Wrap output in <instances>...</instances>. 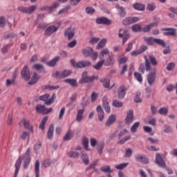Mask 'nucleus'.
Returning a JSON list of instances; mask_svg holds the SVG:
<instances>
[{
    "label": "nucleus",
    "mask_w": 177,
    "mask_h": 177,
    "mask_svg": "<svg viewBox=\"0 0 177 177\" xmlns=\"http://www.w3.org/2000/svg\"><path fill=\"white\" fill-rule=\"evenodd\" d=\"M82 145L84 149L88 150V147H89V139L85 136L82 138Z\"/></svg>",
    "instance_id": "473e14b6"
},
{
    "label": "nucleus",
    "mask_w": 177,
    "mask_h": 177,
    "mask_svg": "<svg viewBox=\"0 0 177 177\" xmlns=\"http://www.w3.org/2000/svg\"><path fill=\"white\" fill-rule=\"evenodd\" d=\"M93 49L91 47H86V48L82 50V53L84 55V56H85L86 57H89V56H91V55H92V52H93Z\"/></svg>",
    "instance_id": "f704fd0d"
},
{
    "label": "nucleus",
    "mask_w": 177,
    "mask_h": 177,
    "mask_svg": "<svg viewBox=\"0 0 177 177\" xmlns=\"http://www.w3.org/2000/svg\"><path fill=\"white\" fill-rule=\"evenodd\" d=\"M36 112L38 114H45V105H42L41 104H38L35 107Z\"/></svg>",
    "instance_id": "c756f323"
},
{
    "label": "nucleus",
    "mask_w": 177,
    "mask_h": 177,
    "mask_svg": "<svg viewBox=\"0 0 177 177\" xmlns=\"http://www.w3.org/2000/svg\"><path fill=\"white\" fill-rule=\"evenodd\" d=\"M68 157H70L71 158H77L80 157V152L78 151H70L67 153Z\"/></svg>",
    "instance_id": "e433bc0d"
},
{
    "label": "nucleus",
    "mask_w": 177,
    "mask_h": 177,
    "mask_svg": "<svg viewBox=\"0 0 177 177\" xmlns=\"http://www.w3.org/2000/svg\"><path fill=\"white\" fill-rule=\"evenodd\" d=\"M81 158H82L83 162L86 165H89V156H88L87 153H82Z\"/></svg>",
    "instance_id": "c03bdc74"
},
{
    "label": "nucleus",
    "mask_w": 177,
    "mask_h": 177,
    "mask_svg": "<svg viewBox=\"0 0 177 177\" xmlns=\"http://www.w3.org/2000/svg\"><path fill=\"white\" fill-rule=\"evenodd\" d=\"M96 111L99 121H103L104 120V111H103V108L100 105H98L96 108Z\"/></svg>",
    "instance_id": "aec40b11"
},
{
    "label": "nucleus",
    "mask_w": 177,
    "mask_h": 177,
    "mask_svg": "<svg viewBox=\"0 0 177 177\" xmlns=\"http://www.w3.org/2000/svg\"><path fill=\"white\" fill-rule=\"evenodd\" d=\"M134 101L136 103H142V98L140 97V93H137L136 97H134Z\"/></svg>",
    "instance_id": "774afa93"
},
{
    "label": "nucleus",
    "mask_w": 177,
    "mask_h": 177,
    "mask_svg": "<svg viewBox=\"0 0 177 177\" xmlns=\"http://www.w3.org/2000/svg\"><path fill=\"white\" fill-rule=\"evenodd\" d=\"M39 100L44 102L46 106H50V104L55 103V100H56V94L53 93L50 97V95L46 93L39 97Z\"/></svg>",
    "instance_id": "20e7f679"
},
{
    "label": "nucleus",
    "mask_w": 177,
    "mask_h": 177,
    "mask_svg": "<svg viewBox=\"0 0 177 177\" xmlns=\"http://www.w3.org/2000/svg\"><path fill=\"white\" fill-rule=\"evenodd\" d=\"M145 41L148 44V45L153 46L154 44H156V38L154 37H147L145 39Z\"/></svg>",
    "instance_id": "49530a36"
},
{
    "label": "nucleus",
    "mask_w": 177,
    "mask_h": 177,
    "mask_svg": "<svg viewBox=\"0 0 177 177\" xmlns=\"http://www.w3.org/2000/svg\"><path fill=\"white\" fill-rule=\"evenodd\" d=\"M131 28H132V31H133V32H139L142 31V26L139 24L132 26Z\"/></svg>",
    "instance_id": "a18cd8bd"
},
{
    "label": "nucleus",
    "mask_w": 177,
    "mask_h": 177,
    "mask_svg": "<svg viewBox=\"0 0 177 177\" xmlns=\"http://www.w3.org/2000/svg\"><path fill=\"white\" fill-rule=\"evenodd\" d=\"M30 162H31V158H24V169H27L28 168V165H30Z\"/></svg>",
    "instance_id": "5fc2aeb1"
},
{
    "label": "nucleus",
    "mask_w": 177,
    "mask_h": 177,
    "mask_svg": "<svg viewBox=\"0 0 177 177\" xmlns=\"http://www.w3.org/2000/svg\"><path fill=\"white\" fill-rule=\"evenodd\" d=\"M17 10L19 12H21V13H26L27 15H32L37 10V6L33 5L29 7H23L20 6L18 7Z\"/></svg>",
    "instance_id": "423d86ee"
},
{
    "label": "nucleus",
    "mask_w": 177,
    "mask_h": 177,
    "mask_svg": "<svg viewBox=\"0 0 177 177\" xmlns=\"http://www.w3.org/2000/svg\"><path fill=\"white\" fill-rule=\"evenodd\" d=\"M118 37L119 38H123L122 46H124L127 40L131 38V35L128 32V30H124L123 33H119Z\"/></svg>",
    "instance_id": "a211bd4d"
},
{
    "label": "nucleus",
    "mask_w": 177,
    "mask_h": 177,
    "mask_svg": "<svg viewBox=\"0 0 177 177\" xmlns=\"http://www.w3.org/2000/svg\"><path fill=\"white\" fill-rule=\"evenodd\" d=\"M97 97H99V93L93 91L91 93V102L92 103H94V102H96L97 100Z\"/></svg>",
    "instance_id": "6e6d98bb"
},
{
    "label": "nucleus",
    "mask_w": 177,
    "mask_h": 177,
    "mask_svg": "<svg viewBox=\"0 0 177 177\" xmlns=\"http://www.w3.org/2000/svg\"><path fill=\"white\" fill-rule=\"evenodd\" d=\"M97 24H104V26H110L111 24V20L109 19L102 17L96 19Z\"/></svg>",
    "instance_id": "2eb2a0df"
},
{
    "label": "nucleus",
    "mask_w": 177,
    "mask_h": 177,
    "mask_svg": "<svg viewBox=\"0 0 177 177\" xmlns=\"http://www.w3.org/2000/svg\"><path fill=\"white\" fill-rule=\"evenodd\" d=\"M39 80V75H38L37 73H34L31 77L30 81L28 82V85H34L35 84H37Z\"/></svg>",
    "instance_id": "c85d7f7f"
},
{
    "label": "nucleus",
    "mask_w": 177,
    "mask_h": 177,
    "mask_svg": "<svg viewBox=\"0 0 177 177\" xmlns=\"http://www.w3.org/2000/svg\"><path fill=\"white\" fill-rule=\"evenodd\" d=\"M157 77V69L153 68L151 72L147 75V81L149 85L151 86L156 82V78Z\"/></svg>",
    "instance_id": "0eeeda50"
},
{
    "label": "nucleus",
    "mask_w": 177,
    "mask_h": 177,
    "mask_svg": "<svg viewBox=\"0 0 177 177\" xmlns=\"http://www.w3.org/2000/svg\"><path fill=\"white\" fill-rule=\"evenodd\" d=\"M59 60H60V57L57 56L50 61L47 62L46 65L48 66V67H55V66L57 64V62H59Z\"/></svg>",
    "instance_id": "a878e982"
},
{
    "label": "nucleus",
    "mask_w": 177,
    "mask_h": 177,
    "mask_svg": "<svg viewBox=\"0 0 177 177\" xmlns=\"http://www.w3.org/2000/svg\"><path fill=\"white\" fill-rule=\"evenodd\" d=\"M84 113H85V109H80L77 111V117H76V121H78L80 122V121H82V120L84 119Z\"/></svg>",
    "instance_id": "72a5a7b5"
},
{
    "label": "nucleus",
    "mask_w": 177,
    "mask_h": 177,
    "mask_svg": "<svg viewBox=\"0 0 177 177\" xmlns=\"http://www.w3.org/2000/svg\"><path fill=\"white\" fill-rule=\"evenodd\" d=\"M149 59L152 66H157L158 64L157 59H156V57H154V55H149Z\"/></svg>",
    "instance_id": "13d9d810"
},
{
    "label": "nucleus",
    "mask_w": 177,
    "mask_h": 177,
    "mask_svg": "<svg viewBox=\"0 0 177 177\" xmlns=\"http://www.w3.org/2000/svg\"><path fill=\"white\" fill-rule=\"evenodd\" d=\"M71 64L75 68H85L86 67H91L92 66V63L91 61H80L78 62H75V59H71Z\"/></svg>",
    "instance_id": "7ed1b4c3"
},
{
    "label": "nucleus",
    "mask_w": 177,
    "mask_h": 177,
    "mask_svg": "<svg viewBox=\"0 0 177 177\" xmlns=\"http://www.w3.org/2000/svg\"><path fill=\"white\" fill-rule=\"evenodd\" d=\"M158 113L159 114H161V115H167V114H168V109L165 107L160 108Z\"/></svg>",
    "instance_id": "e2e57ef3"
},
{
    "label": "nucleus",
    "mask_w": 177,
    "mask_h": 177,
    "mask_svg": "<svg viewBox=\"0 0 177 177\" xmlns=\"http://www.w3.org/2000/svg\"><path fill=\"white\" fill-rule=\"evenodd\" d=\"M134 77L138 81V82H143V77H142V75L138 72L134 73Z\"/></svg>",
    "instance_id": "4d7b16f0"
},
{
    "label": "nucleus",
    "mask_w": 177,
    "mask_h": 177,
    "mask_svg": "<svg viewBox=\"0 0 177 177\" xmlns=\"http://www.w3.org/2000/svg\"><path fill=\"white\" fill-rule=\"evenodd\" d=\"M21 122L24 124V127L26 129H28V131H30V132H32V127L31 124H30V121L26 120V118H24L21 120Z\"/></svg>",
    "instance_id": "bb28decb"
},
{
    "label": "nucleus",
    "mask_w": 177,
    "mask_h": 177,
    "mask_svg": "<svg viewBox=\"0 0 177 177\" xmlns=\"http://www.w3.org/2000/svg\"><path fill=\"white\" fill-rule=\"evenodd\" d=\"M65 82H66L67 84H70V85L73 87L78 86L77 80L75 79H66L65 80Z\"/></svg>",
    "instance_id": "79ce46f5"
},
{
    "label": "nucleus",
    "mask_w": 177,
    "mask_h": 177,
    "mask_svg": "<svg viewBox=\"0 0 177 177\" xmlns=\"http://www.w3.org/2000/svg\"><path fill=\"white\" fill-rule=\"evenodd\" d=\"M104 66H113L114 65V56L113 55H109V57L104 61Z\"/></svg>",
    "instance_id": "2f4dec72"
},
{
    "label": "nucleus",
    "mask_w": 177,
    "mask_h": 177,
    "mask_svg": "<svg viewBox=\"0 0 177 177\" xmlns=\"http://www.w3.org/2000/svg\"><path fill=\"white\" fill-rule=\"evenodd\" d=\"M75 35V30L71 29V28H68L64 31V36L68 37V41H71L74 38Z\"/></svg>",
    "instance_id": "dca6fc26"
},
{
    "label": "nucleus",
    "mask_w": 177,
    "mask_h": 177,
    "mask_svg": "<svg viewBox=\"0 0 177 177\" xmlns=\"http://www.w3.org/2000/svg\"><path fill=\"white\" fill-rule=\"evenodd\" d=\"M155 44H157V45H159V46H162V48H165L167 46V44L164 40L160 39H155Z\"/></svg>",
    "instance_id": "de8ad7c7"
},
{
    "label": "nucleus",
    "mask_w": 177,
    "mask_h": 177,
    "mask_svg": "<svg viewBox=\"0 0 177 177\" xmlns=\"http://www.w3.org/2000/svg\"><path fill=\"white\" fill-rule=\"evenodd\" d=\"M54 131H55V124H53V123H51L47 131V138L49 140H52V139H53Z\"/></svg>",
    "instance_id": "412c9836"
},
{
    "label": "nucleus",
    "mask_w": 177,
    "mask_h": 177,
    "mask_svg": "<svg viewBox=\"0 0 177 177\" xmlns=\"http://www.w3.org/2000/svg\"><path fill=\"white\" fill-rule=\"evenodd\" d=\"M52 76L53 77V78H57L58 80L63 79L62 76V73H60V72H59L58 71H57L55 73H53Z\"/></svg>",
    "instance_id": "0e129e2a"
},
{
    "label": "nucleus",
    "mask_w": 177,
    "mask_h": 177,
    "mask_svg": "<svg viewBox=\"0 0 177 177\" xmlns=\"http://www.w3.org/2000/svg\"><path fill=\"white\" fill-rule=\"evenodd\" d=\"M59 30V28L51 25L48 27H47L45 30L44 35H47L48 37L52 35L54 32H56Z\"/></svg>",
    "instance_id": "4468645a"
},
{
    "label": "nucleus",
    "mask_w": 177,
    "mask_h": 177,
    "mask_svg": "<svg viewBox=\"0 0 177 177\" xmlns=\"http://www.w3.org/2000/svg\"><path fill=\"white\" fill-rule=\"evenodd\" d=\"M140 20V18L138 17H127L122 21V24L125 27L128 26H131V24H133L135 23H138Z\"/></svg>",
    "instance_id": "6e6552de"
},
{
    "label": "nucleus",
    "mask_w": 177,
    "mask_h": 177,
    "mask_svg": "<svg viewBox=\"0 0 177 177\" xmlns=\"http://www.w3.org/2000/svg\"><path fill=\"white\" fill-rule=\"evenodd\" d=\"M35 172L36 177H39V160H36L35 164Z\"/></svg>",
    "instance_id": "09e8293b"
},
{
    "label": "nucleus",
    "mask_w": 177,
    "mask_h": 177,
    "mask_svg": "<svg viewBox=\"0 0 177 177\" xmlns=\"http://www.w3.org/2000/svg\"><path fill=\"white\" fill-rule=\"evenodd\" d=\"M139 125H140V122H136L133 124V126L131 127V131L132 133H135V132L138 131V129L139 128Z\"/></svg>",
    "instance_id": "3c124183"
},
{
    "label": "nucleus",
    "mask_w": 177,
    "mask_h": 177,
    "mask_svg": "<svg viewBox=\"0 0 177 177\" xmlns=\"http://www.w3.org/2000/svg\"><path fill=\"white\" fill-rule=\"evenodd\" d=\"M106 44H107L106 39H101L97 45V49H103L106 46Z\"/></svg>",
    "instance_id": "4c0bfd02"
},
{
    "label": "nucleus",
    "mask_w": 177,
    "mask_h": 177,
    "mask_svg": "<svg viewBox=\"0 0 177 177\" xmlns=\"http://www.w3.org/2000/svg\"><path fill=\"white\" fill-rule=\"evenodd\" d=\"M128 164L129 163L120 164V165L115 166V169H120V170L124 169V168H127V167H128Z\"/></svg>",
    "instance_id": "338daca9"
},
{
    "label": "nucleus",
    "mask_w": 177,
    "mask_h": 177,
    "mask_svg": "<svg viewBox=\"0 0 177 177\" xmlns=\"http://www.w3.org/2000/svg\"><path fill=\"white\" fill-rule=\"evenodd\" d=\"M73 138H74V131H73L72 130H69L67 131L65 136H64L63 140H64L65 142L67 140H71Z\"/></svg>",
    "instance_id": "7c9ffc66"
},
{
    "label": "nucleus",
    "mask_w": 177,
    "mask_h": 177,
    "mask_svg": "<svg viewBox=\"0 0 177 177\" xmlns=\"http://www.w3.org/2000/svg\"><path fill=\"white\" fill-rule=\"evenodd\" d=\"M133 110L131 109L127 112V117L125 118L126 124H131L132 121L134 120Z\"/></svg>",
    "instance_id": "4be33fe9"
},
{
    "label": "nucleus",
    "mask_w": 177,
    "mask_h": 177,
    "mask_svg": "<svg viewBox=\"0 0 177 177\" xmlns=\"http://www.w3.org/2000/svg\"><path fill=\"white\" fill-rule=\"evenodd\" d=\"M119 15L120 17H125L127 16V12L125 11V8L122 7L119 8Z\"/></svg>",
    "instance_id": "680f3d73"
},
{
    "label": "nucleus",
    "mask_w": 177,
    "mask_h": 177,
    "mask_svg": "<svg viewBox=\"0 0 177 177\" xmlns=\"http://www.w3.org/2000/svg\"><path fill=\"white\" fill-rule=\"evenodd\" d=\"M125 157H127V158H129L131 157V156H132V149L131 148H127L125 149Z\"/></svg>",
    "instance_id": "69168bd1"
},
{
    "label": "nucleus",
    "mask_w": 177,
    "mask_h": 177,
    "mask_svg": "<svg viewBox=\"0 0 177 177\" xmlns=\"http://www.w3.org/2000/svg\"><path fill=\"white\" fill-rule=\"evenodd\" d=\"M104 55H110V51L109 50V49H103L100 54V57L101 59H103L104 57Z\"/></svg>",
    "instance_id": "052dcab7"
},
{
    "label": "nucleus",
    "mask_w": 177,
    "mask_h": 177,
    "mask_svg": "<svg viewBox=\"0 0 177 177\" xmlns=\"http://www.w3.org/2000/svg\"><path fill=\"white\" fill-rule=\"evenodd\" d=\"M161 31H165L163 32V35H166L167 37H174L176 38L177 33L176 29L172 28H163L161 29Z\"/></svg>",
    "instance_id": "9b49d317"
},
{
    "label": "nucleus",
    "mask_w": 177,
    "mask_h": 177,
    "mask_svg": "<svg viewBox=\"0 0 177 177\" xmlns=\"http://www.w3.org/2000/svg\"><path fill=\"white\" fill-rule=\"evenodd\" d=\"M100 82H102V84H103V86L104 88H109V89H112L113 86H114V84L111 86H110V79L109 78H104V79H101L100 80Z\"/></svg>",
    "instance_id": "cd10ccee"
},
{
    "label": "nucleus",
    "mask_w": 177,
    "mask_h": 177,
    "mask_svg": "<svg viewBox=\"0 0 177 177\" xmlns=\"http://www.w3.org/2000/svg\"><path fill=\"white\" fill-rule=\"evenodd\" d=\"M112 106L113 107H122L124 106V103L122 102L119 101L118 100H113L112 102Z\"/></svg>",
    "instance_id": "a19ab883"
},
{
    "label": "nucleus",
    "mask_w": 177,
    "mask_h": 177,
    "mask_svg": "<svg viewBox=\"0 0 177 177\" xmlns=\"http://www.w3.org/2000/svg\"><path fill=\"white\" fill-rule=\"evenodd\" d=\"M104 146H105L104 141H102L99 144H97V150L100 156H102V153H103V149H104Z\"/></svg>",
    "instance_id": "c9c22d12"
},
{
    "label": "nucleus",
    "mask_w": 177,
    "mask_h": 177,
    "mask_svg": "<svg viewBox=\"0 0 177 177\" xmlns=\"http://www.w3.org/2000/svg\"><path fill=\"white\" fill-rule=\"evenodd\" d=\"M156 164L160 167V168H167V164L165 163V160L162 158V156L160 153H156Z\"/></svg>",
    "instance_id": "f8f14e48"
},
{
    "label": "nucleus",
    "mask_w": 177,
    "mask_h": 177,
    "mask_svg": "<svg viewBox=\"0 0 177 177\" xmlns=\"http://www.w3.org/2000/svg\"><path fill=\"white\" fill-rule=\"evenodd\" d=\"M133 8L136 10H140V12H145L146 9V6L143 3H136L133 4Z\"/></svg>",
    "instance_id": "b1692460"
},
{
    "label": "nucleus",
    "mask_w": 177,
    "mask_h": 177,
    "mask_svg": "<svg viewBox=\"0 0 177 177\" xmlns=\"http://www.w3.org/2000/svg\"><path fill=\"white\" fill-rule=\"evenodd\" d=\"M21 77L25 81H29L31 78V75L30 74V68H28V65H26L24 66L21 73Z\"/></svg>",
    "instance_id": "9d476101"
},
{
    "label": "nucleus",
    "mask_w": 177,
    "mask_h": 177,
    "mask_svg": "<svg viewBox=\"0 0 177 177\" xmlns=\"http://www.w3.org/2000/svg\"><path fill=\"white\" fill-rule=\"evenodd\" d=\"M117 121V116L114 114H112L109 116L107 120L105 122V127L109 128V127H111L114 122Z\"/></svg>",
    "instance_id": "f3484780"
},
{
    "label": "nucleus",
    "mask_w": 177,
    "mask_h": 177,
    "mask_svg": "<svg viewBox=\"0 0 177 177\" xmlns=\"http://www.w3.org/2000/svg\"><path fill=\"white\" fill-rule=\"evenodd\" d=\"M32 68L34 70H37V71H45V67L44 66V65L41 64H35V65H33Z\"/></svg>",
    "instance_id": "ea45409f"
},
{
    "label": "nucleus",
    "mask_w": 177,
    "mask_h": 177,
    "mask_svg": "<svg viewBox=\"0 0 177 177\" xmlns=\"http://www.w3.org/2000/svg\"><path fill=\"white\" fill-rule=\"evenodd\" d=\"M156 3H150L147 4V10H149V12H153V10H156Z\"/></svg>",
    "instance_id": "603ef678"
},
{
    "label": "nucleus",
    "mask_w": 177,
    "mask_h": 177,
    "mask_svg": "<svg viewBox=\"0 0 177 177\" xmlns=\"http://www.w3.org/2000/svg\"><path fill=\"white\" fill-rule=\"evenodd\" d=\"M59 86H51V85H45L44 89H48V91H55V89H59Z\"/></svg>",
    "instance_id": "bf43d9fd"
},
{
    "label": "nucleus",
    "mask_w": 177,
    "mask_h": 177,
    "mask_svg": "<svg viewBox=\"0 0 177 177\" xmlns=\"http://www.w3.org/2000/svg\"><path fill=\"white\" fill-rule=\"evenodd\" d=\"M100 171L104 172L105 174H111V172H113V170H111V168L109 165L102 167L100 168Z\"/></svg>",
    "instance_id": "37998d69"
},
{
    "label": "nucleus",
    "mask_w": 177,
    "mask_h": 177,
    "mask_svg": "<svg viewBox=\"0 0 177 177\" xmlns=\"http://www.w3.org/2000/svg\"><path fill=\"white\" fill-rule=\"evenodd\" d=\"M73 74V71L71 70H64L63 73H62V78H66L67 77H70Z\"/></svg>",
    "instance_id": "864d4df0"
},
{
    "label": "nucleus",
    "mask_w": 177,
    "mask_h": 177,
    "mask_svg": "<svg viewBox=\"0 0 177 177\" xmlns=\"http://www.w3.org/2000/svg\"><path fill=\"white\" fill-rule=\"evenodd\" d=\"M104 64V59H102L97 63V64L93 66V68L95 70H100L102 67H103V65Z\"/></svg>",
    "instance_id": "8fccbe9b"
},
{
    "label": "nucleus",
    "mask_w": 177,
    "mask_h": 177,
    "mask_svg": "<svg viewBox=\"0 0 177 177\" xmlns=\"http://www.w3.org/2000/svg\"><path fill=\"white\" fill-rule=\"evenodd\" d=\"M127 91H128V87L125 84H122L118 88V97L120 100L125 98V95H127Z\"/></svg>",
    "instance_id": "1a4fd4ad"
},
{
    "label": "nucleus",
    "mask_w": 177,
    "mask_h": 177,
    "mask_svg": "<svg viewBox=\"0 0 177 177\" xmlns=\"http://www.w3.org/2000/svg\"><path fill=\"white\" fill-rule=\"evenodd\" d=\"M136 160L138 162H142V164H149V158H146V156L138 155L136 156Z\"/></svg>",
    "instance_id": "393cba45"
},
{
    "label": "nucleus",
    "mask_w": 177,
    "mask_h": 177,
    "mask_svg": "<svg viewBox=\"0 0 177 177\" xmlns=\"http://www.w3.org/2000/svg\"><path fill=\"white\" fill-rule=\"evenodd\" d=\"M158 24L157 22H153L149 25H147L145 27L142 28V32H149L153 27H157Z\"/></svg>",
    "instance_id": "5701e85b"
},
{
    "label": "nucleus",
    "mask_w": 177,
    "mask_h": 177,
    "mask_svg": "<svg viewBox=\"0 0 177 177\" xmlns=\"http://www.w3.org/2000/svg\"><path fill=\"white\" fill-rule=\"evenodd\" d=\"M102 106L105 110L106 113L110 114L111 111V108L110 107V104L109 103V97L107 96H104L102 97Z\"/></svg>",
    "instance_id": "ddd939ff"
},
{
    "label": "nucleus",
    "mask_w": 177,
    "mask_h": 177,
    "mask_svg": "<svg viewBox=\"0 0 177 177\" xmlns=\"http://www.w3.org/2000/svg\"><path fill=\"white\" fill-rule=\"evenodd\" d=\"M97 80V77L95 75H91L89 76L88 75V72L84 71L82 73V77L81 79L79 80V84H91L92 82H93V81Z\"/></svg>",
    "instance_id": "f03ea898"
},
{
    "label": "nucleus",
    "mask_w": 177,
    "mask_h": 177,
    "mask_svg": "<svg viewBox=\"0 0 177 177\" xmlns=\"http://www.w3.org/2000/svg\"><path fill=\"white\" fill-rule=\"evenodd\" d=\"M24 158H31V149L28 148L25 152L24 156H19L15 162V172L14 177H17L19 175V171H20V167H21V163L23 162Z\"/></svg>",
    "instance_id": "f257e3e1"
},
{
    "label": "nucleus",
    "mask_w": 177,
    "mask_h": 177,
    "mask_svg": "<svg viewBox=\"0 0 177 177\" xmlns=\"http://www.w3.org/2000/svg\"><path fill=\"white\" fill-rule=\"evenodd\" d=\"M56 8H59V3L54 2L50 6H46L44 7H41L40 10H41V12H44V10H48L49 13H52V10L56 9Z\"/></svg>",
    "instance_id": "6ab92c4d"
},
{
    "label": "nucleus",
    "mask_w": 177,
    "mask_h": 177,
    "mask_svg": "<svg viewBox=\"0 0 177 177\" xmlns=\"http://www.w3.org/2000/svg\"><path fill=\"white\" fill-rule=\"evenodd\" d=\"M145 64H140L138 68V71L141 74H143L145 71H151V64L150 61L145 57Z\"/></svg>",
    "instance_id": "39448f33"
},
{
    "label": "nucleus",
    "mask_w": 177,
    "mask_h": 177,
    "mask_svg": "<svg viewBox=\"0 0 177 177\" xmlns=\"http://www.w3.org/2000/svg\"><path fill=\"white\" fill-rule=\"evenodd\" d=\"M48 116H44L41 121V123L39 124V128L42 131L45 130V124H46V122L48 121Z\"/></svg>",
    "instance_id": "58836bf2"
}]
</instances>
